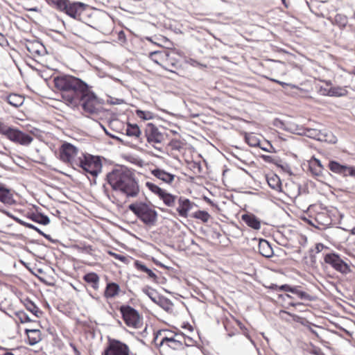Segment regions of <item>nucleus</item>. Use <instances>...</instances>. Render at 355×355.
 <instances>
[{
	"label": "nucleus",
	"mask_w": 355,
	"mask_h": 355,
	"mask_svg": "<svg viewBox=\"0 0 355 355\" xmlns=\"http://www.w3.org/2000/svg\"><path fill=\"white\" fill-rule=\"evenodd\" d=\"M83 279L89 284L94 289L97 290L98 288L99 277L96 273H87L84 275Z\"/></svg>",
	"instance_id": "7c9ffc66"
},
{
	"label": "nucleus",
	"mask_w": 355,
	"mask_h": 355,
	"mask_svg": "<svg viewBox=\"0 0 355 355\" xmlns=\"http://www.w3.org/2000/svg\"><path fill=\"white\" fill-rule=\"evenodd\" d=\"M325 85V86H320L318 92L321 95L329 96L331 83L330 81H326Z\"/></svg>",
	"instance_id": "49530a36"
},
{
	"label": "nucleus",
	"mask_w": 355,
	"mask_h": 355,
	"mask_svg": "<svg viewBox=\"0 0 355 355\" xmlns=\"http://www.w3.org/2000/svg\"><path fill=\"white\" fill-rule=\"evenodd\" d=\"M0 211H1L2 213L5 214L8 216H9L10 218H12L13 219L15 218L8 211H7L6 210H3V209H0Z\"/></svg>",
	"instance_id": "69168bd1"
},
{
	"label": "nucleus",
	"mask_w": 355,
	"mask_h": 355,
	"mask_svg": "<svg viewBox=\"0 0 355 355\" xmlns=\"http://www.w3.org/2000/svg\"><path fill=\"white\" fill-rule=\"evenodd\" d=\"M110 254L111 256L114 257L115 259L120 260L121 261H125V260H126V257L121 254H116L115 252H110Z\"/></svg>",
	"instance_id": "6e6d98bb"
},
{
	"label": "nucleus",
	"mask_w": 355,
	"mask_h": 355,
	"mask_svg": "<svg viewBox=\"0 0 355 355\" xmlns=\"http://www.w3.org/2000/svg\"><path fill=\"white\" fill-rule=\"evenodd\" d=\"M280 313L282 315H288L289 317H291L292 321L300 323L303 326L309 325V320L304 317H301L297 314L292 313L286 311H282Z\"/></svg>",
	"instance_id": "f704fd0d"
},
{
	"label": "nucleus",
	"mask_w": 355,
	"mask_h": 355,
	"mask_svg": "<svg viewBox=\"0 0 355 355\" xmlns=\"http://www.w3.org/2000/svg\"><path fill=\"white\" fill-rule=\"evenodd\" d=\"M135 214L146 225H153L157 220V212L147 203L135 204Z\"/></svg>",
	"instance_id": "0eeeda50"
},
{
	"label": "nucleus",
	"mask_w": 355,
	"mask_h": 355,
	"mask_svg": "<svg viewBox=\"0 0 355 355\" xmlns=\"http://www.w3.org/2000/svg\"><path fill=\"white\" fill-rule=\"evenodd\" d=\"M136 114L137 117L140 119V121H139V123H141V122H145L146 121L150 120L153 118L154 114L150 111H143L141 110H137Z\"/></svg>",
	"instance_id": "ea45409f"
},
{
	"label": "nucleus",
	"mask_w": 355,
	"mask_h": 355,
	"mask_svg": "<svg viewBox=\"0 0 355 355\" xmlns=\"http://www.w3.org/2000/svg\"><path fill=\"white\" fill-rule=\"evenodd\" d=\"M25 331L30 345H34L41 340V332L39 329H26Z\"/></svg>",
	"instance_id": "c85d7f7f"
},
{
	"label": "nucleus",
	"mask_w": 355,
	"mask_h": 355,
	"mask_svg": "<svg viewBox=\"0 0 355 355\" xmlns=\"http://www.w3.org/2000/svg\"><path fill=\"white\" fill-rule=\"evenodd\" d=\"M16 317L17 319L21 322H31V319L30 318L29 315L24 312V311H19L16 313Z\"/></svg>",
	"instance_id": "a18cd8bd"
},
{
	"label": "nucleus",
	"mask_w": 355,
	"mask_h": 355,
	"mask_svg": "<svg viewBox=\"0 0 355 355\" xmlns=\"http://www.w3.org/2000/svg\"><path fill=\"white\" fill-rule=\"evenodd\" d=\"M348 92L345 87L340 86H330L329 96L340 97L345 96L347 94Z\"/></svg>",
	"instance_id": "58836bf2"
},
{
	"label": "nucleus",
	"mask_w": 355,
	"mask_h": 355,
	"mask_svg": "<svg viewBox=\"0 0 355 355\" xmlns=\"http://www.w3.org/2000/svg\"><path fill=\"white\" fill-rule=\"evenodd\" d=\"M127 135L129 136L133 135V125L130 123H128V128L126 130Z\"/></svg>",
	"instance_id": "13d9d810"
},
{
	"label": "nucleus",
	"mask_w": 355,
	"mask_h": 355,
	"mask_svg": "<svg viewBox=\"0 0 355 355\" xmlns=\"http://www.w3.org/2000/svg\"><path fill=\"white\" fill-rule=\"evenodd\" d=\"M142 127L141 124H137L135 123L134 128H135V138L140 139V135L141 134V131L140 128Z\"/></svg>",
	"instance_id": "864d4df0"
},
{
	"label": "nucleus",
	"mask_w": 355,
	"mask_h": 355,
	"mask_svg": "<svg viewBox=\"0 0 355 355\" xmlns=\"http://www.w3.org/2000/svg\"><path fill=\"white\" fill-rule=\"evenodd\" d=\"M309 171L313 175L319 178L323 175L324 167L319 159L314 158L309 162Z\"/></svg>",
	"instance_id": "4be33fe9"
},
{
	"label": "nucleus",
	"mask_w": 355,
	"mask_h": 355,
	"mask_svg": "<svg viewBox=\"0 0 355 355\" xmlns=\"http://www.w3.org/2000/svg\"><path fill=\"white\" fill-rule=\"evenodd\" d=\"M119 291V286L117 284L108 283L105 291V296L106 297H113L118 294Z\"/></svg>",
	"instance_id": "e433bc0d"
},
{
	"label": "nucleus",
	"mask_w": 355,
	"mask_h": 355,
	"mask_svg": "<svg viewBox=\"0 0 355 355\" xmlns=\"http://www.w3.org/2000/svg\"><path fill=\"white\" fill-rule=\"evenodd\" d=\"M26 10L28 11H33V12H39L40 11V9L37 7L26 8Z\"/></svg>",
	"instance_id": "0e129e2a"
},
{
	"label": "nucleus",
	"mask_w": 355,
	"mask_h": 355,
	"mask_svg": "<svg viewBox=\"0 0 355 355\" xmlns=\"http://www.w3.org/2000/svg\"><path fill=\"white\" fill-rule=\"evenodd\" d=\"M78 149L70 143L63 144L60 148V159L69 164L73 168H76L78 163V158L76 159L78 155Z\"/></svg>",
	"instance_id": "6e6552de"
},
{
	"label": "nucleus",
	"mask_w": 355,
	"mask_h": 355,
	"mask_svg": "<svg viewBox=\"0 0 355 355\" xmlns=\"http://www.w3.org/2000/svg\"><path fill=\"white\" fill-rule=\"evenodd\" d=\"M161 306L166 311H171L173 309V303L168 299H163L161 300Z\"/></svg>",
	"instance_id": "8fccbe9b"
},
{
	"label": "nucleus",
	"mask_w": 355,
	"mask_h": 355,
	"mask_svg": "<svg viewBox=\"0 0 355 355\" xmlns=\"http://www.w3.org/2000/svg\"><path fill=\"white\" fill-rule=\"evenodd\" d=\"M271 288L275 290L291 292L302 300L311 301L313 300V297L309 293L300 290L299 286H291L290 285L284 284L281 286L272 285Z\"/></svg>",
	"instance_id": "4468645a"
},
{
	"label": "nucleus",
	"mask_w": 355,
	"mask_h": 355,
	"mask_svg": "<svg viewBox=\"0 0 355 355\" xmlns=\"http://www.w3.org/2000/svg\"><path fill=\"white\" fill-rule=\"evenodd\" d=\"M134 163L135 164H137L139 166H143L145 164V163L143 161L138 160L137 158H135Z\"/></svg>",
	"instance_id": "680f3d73"
},
{
	"label": "nucleus",
	"mask_w": 355,
	"mask_h": 355,
	"mask_svg": "<svg viewBox=\"0 0 355 355\" xmlns=\"http://www.w3.org/2000/svg\"><path fill=\"white\" fill-rule=\"evenodd\" d=\"M146 40L150 42L151 43L157 44L159 46L162 45V44L166 43L168 41L166 37H165L164 36H161L159 37H155V41H153L151 38H149V37H147Z\"/></svg>",
	"instance_id": "09e8293b"
},
{
	"label": "nucleus",
	"mask_w": 355,
	"mask_h": 355,
	"mask_svg": "<svg viewBox=\"0 0 355 355\" xmlns=\"http://www.w3.org/2000/svg\"><path fill=\"white\" fill-rule=\"evenodd\" d=\"M191 217L206 223L211 218V215L206 211L198 210L193 213Z\"/></svg>",
	"instance_id": "4c0bfd02"
},
{
	"label": "nucleus",
	"mask_w": 355,
	"mask_h": 355,
	"mask_svg": "<svg viewBox=\"0 0 355 355\" xmlns=\"http://www.w3.org/2000/svg\"><path fill=\"white\" fill-rule=\"evenodd\" d=\"M311 354L314 355H326L320 348L315 347L312 351Z\"/></svg>",
	"instance_id": "4d7b16f0"
},
{
	"label": "nucleus",
	"mask_w": 355,
	"mask_h": 355,
	"mask_svg": "<svg viewBox=\"0 0 355 355\" xmlns=\"http://www.w3.org/2000/svg\"><path fill=\"white\" fill-rule=\"evenodd\" d=\"M85 7L86 5L83 3L71 2L68 0L67 8L63 10V12L73 19H78L80 17V12L85 10Z\"/></svg>",
	"instance_id": "dca6fc26"
},
{
	"label": "nucleus",
	"mask_w": 355,
	"mask_h": 355,
	"mask_svg": "<svg viewBox=\"0 0 355 355\" xmlns=\"http://www.w3.org/2000/svg\"><path fill=\"white\" fill-rule=\"evenodd\" d=\"M40 235L43 236L44 238H46V239H48L49 241H53L50 235L49 234H45L44 232H42V234H40Z\"/></svg>",
	"instance_id": "e2e57ef3"
},
{
	"label": "nucleus",
	"mask_w": 355,
	"mask_h": 355,
	"mask_svg": "<svg viewBox=\"0 0 355 355\" xmlns=\"http://www.w3.org/2000/svg\"><path fill=\"white\" fill-rule=\"evenodd\" d=\"M0 134L11 141L22 146H28L33 140L31 135L2 122H0Z\"/></svg>",
	"instance_id": "39448f33"
},
{
	"label": "nucleus",
	"mask_w": 355,
	"mask_h": 355,
	"mask_svg": "<svg viewBox=\"0 0 355 355\" xmlns=\"http://www.w3.org/2000/svg\"><path fill=\"white\" fill-rule=\"evenodd\" d=\"M242 220L248 226L254 230H259L261 228V221L252 214H243L242 216Z\"/></svg>",
	"instance_id": "5701e85b"
},
{
	"label": "nucleus",
	"mask_w": 355,
	"mask_h": 355,
	"mask_svg": "<svg viewBox=\"0 0 355 355\" xmlns=\"http://www.w3.org/2000/svg\"><path fill=\"white\" fill-rule=\"evenodd\" d=\"M178 55L174 52L167 51V58L166 59V63L168 64L166 67H164L166 70L173 71V68H176L178 64V60L177 59Z\"/></svg>",
	"instance_id": "c756f323"
},
{
	"label": "nucleus",
	"mask_w": 355,
	"mask_h": 355,
	"mask_svg": "<svg viewBox=\"0 0 355 355\" xmlns=\"http://www.w3.org/2000/svg\"><path fill=\"white\" fill-rule=\"evenodd\" d=\"M135 267L137 270L140 271L143 273V277L151 279L153 281H156L157 275L155 273L148 268H147L144 264H142L141 262L135 261Z\"/></svg>",
	"instance_id": "b1692460"
},
{
	"label": "nucleus",
	"mask_w": 355,
	"mask_h": 355,
	"mask_svg": "<svg viewBox=\"0 0 355 355\" xmlns=\"http://www.w3.org/2000/svg\"><path fill=\"white\" fill-rule=\"evenodd\" d=\"M25 306L28 311L31 312L36 317L39 318L42 312L36 306V304L30 300H27L25 303Z\"/></svg>",
	"instance_id": "a19ab883"
},
{
	"label": "nucleus",
	"mask_w": 355,
	"mask_h": 355,
	"mask_svg": "<svg viewBox=\"0 0 355 355\" xmlns=\"http://www.w3.org/2000/svg\"><path fill=\"white\" fill-rule=\"evenodd\" d=\"M73 248L80 252H85L87 254H91L92 251V247L89 245H86L85 243L74 245Z\"/></svg>",
	"instance_id": "37998d69"
},
{
	"label": "nucleus",
	"mask_w": 355,
	"mask_h": 355,
	"mask_svg": "<svg viewBox=\"0 0 355 355\" xmlns=\"http://www.w3.org/2000/svg\"><path fill=\"white\" fill-rule=\"evenodd\" d=\"M106 180L113 190L120 191L127 197L133 196V175L131 169L121 166L108 173Z\"/></svg>",
	"instance_id": "f03ea898"
},
{
	"label": "nucleus",
	"mask_w": 355,
	"mask_h": 355,
	"mask_svg": "<svg viewBox=\"0 0 355 355\" xmlns=\"http://www.w3.org/2000/svg\"><path fill=\"white\" fill-rule=\"evenodd\" d=\"M6 101L15 107H18L24 103L22 96L17 94H10L6 96Z\"/></svg>",
	"instance_id": "2f4dec72"
},
{
	"label": "nucleus",
	"mask_w": 355,
	"mask_h": 355,
	"mask_svg": "<svg viewBox=\"0 0 355 355\" xmlns=\"http://www.w3.org/2000/svg\"><path fill=\"white\" fill-rule=\"evenodd\" d=\"M69 346L72 348L75 355H80V352L78 351V349L73 343H69Z\"/></svg>",
	"instance_id": "bf43d9fd"
},
{
	"label": "nucleus",
	"mask_w": 355,
	"mask_h": 355,
	"mask_svg": "<svg viewBox=\"0 0 355 355\" xmlns=\"http://www.w3.org/2000/svg\"><path fill=\"white\" fill-rule=\"evenodd\" d=\"M27 217L33 222L41 225H46L50 223L49 217L41 213L32 212L28 214Z\"/></svg>",
	"instance_id": "cd10ccee"
},
{
	"label": "nucleus",
	"mask_w": 355,
	"mask_h": 355,
	"mask_svg": "<svg viewBox=\"0 0 355 355\" xmlns=\"http://www.w3.org/2000/svg\"><path fill=\"white\" fill-rule=\"evenodd\" d=\"M195 203L184 197H179L176 211L178 215L183 218H187L189 212L193 208Z\"/></svg>",
	"instance_id": "f3484780"
},
{
	"label": "nucleus",
	"mask_w": 355,
	"mask_h": 355,
	"mask_svg": "<svg viewBox=\"0 0 355 355\" xmlns=\"http://www.w3.org/2000/svg\"><path fill=\"white\" fill-rule=\"evenodd\" d=\"M304 327L307 328V329L314 336V337L317 340H318L319 341H320L322 340L321 338L320 337L319 334L317 333V331L315 330H314V329L313 328V327L321 328L320 327H319L316 324H314L313 323H312L309 321V325H305Z\"/></svg>",
	"instance_id": "de8ad7c7"
},
{
	"label": "nucleus",
	"mask_w": 355,
	"mask_h": 355,
	"mask_svg": "<svg viewBox=\"0 0 355 355\" xmlns=\"http://www.w3.org/2000/svg\"><path fill=\"white\" fill-rule=\"evenodd\" d=\"M76 167H80L85 173L96 178L101 172L102 163L98 156L82 153V157H78Z\"/></svg>",
	"instance_id": "423d86ee"
},
{
	"label": "nucleus",
	"mask_w": 355,
	"mask_h": 355,
	"mask_svg": "<svg viewBox=\"0 0 355 355\" xmlns=\"http://www.w3.org/2000/svg\"><path fill=\"white\" fill-rule=\"evenodd\" d=\"M266 180L269 187L277 191H282V182L278 175L270 173L266 175Z\"/></svg>",
	"instance_id": "bb28decb"
},
{
	"label": "nucleus",
	"mask_w": 355,
	"mask_h": 355,
	"mask_svg": "<svg viewBox=\"0 0 355 355\" xmlns=\"http://www.w3.org/2000/svg\"><path fill=\"white\" fill-rule=\"evenodd\" d=\"M26 49L31 53L38 55H43L45 51L44 46L40 42L32 43L26 46Z\"/></svg>",
	"instance_id": "72a5a7b5"
},
{
	"label": "nucleus",
	"mask_w": 355,
	"mask_h": 355,
	"mask_svg": "<svg viewBox=\"0 0 355 355\" xmlns=\"http://www.w3.org/2000/svg\"><path fill=\"white\" fill-rule=\"evenodd\" d=\"M187 349L188 347H186L185 348H183L181 350H177L168 355H188Z\"/></svg>",
	"instance_id": "5fc2aeb1"
},
{
	"label": "nucleus",
	"mask_w": 355,
	"mask_h": 355,
	"mask_svg": "<svg viewBox=\"0 0 355 355\" xmlns=\"http://www.w3.org/2000/svg\"><path fill=\"white\" fill-rule=\"evenodd\" d=\"M270 80L273 82V83H277V84H278L279 85H281L283 87H284L286 86H288L291 89H300L297 86H296L295 85H293V84L286 83H284V82H282V81H280V80H276V79H273V78H270Z\"/></svg>",
	"instance_id": "3c124183"
},
{
	"label": "nucleus",
	"mask_w": 355,
	"mask_h": 355,
	"mask_svg": "<svg viewBox=\"0 0 355 355\" xmlns=\"http://www.w3.org/2000/svg\"><path fill=\"white\" fill-rule=\"evenodd\" d=\"M328 167L333 173L342 175L343 176L350 175L355 177L354 167L342 165L336 161H330Z\"/></svg>",
	"instance_id": "2eb2a0df"
},
{
	"label": "nucleus",
	"mask_w": 355,
	"mask_h": 355,
	"mask_svg": "<svg viewBox=\"0 0 355 355\" xmlns=\"http://www.w3.org/2000/svg\"><path fill=\"white\" fill-rule=\"evenodd\" d=\"M306 220L309 224L318 227V225H327L329 219L325 213L320 212L318 213L314 218L311 217V219H307Z\"/></svg>",
	"instance_id": "393cba45"
},
{
	"label": "nucleus",
	"mask_w": 355,
	"mask_h": 355,
	"mask_svg": "<svg viewBox=\"0 0 355 355\" xmlns=\"http://www.w3.org/2000/svg\"><path fill=\"white\" fill-rule=\"evenodd\" d=\"M102 355H129V348L117 340L109 339L107 346Z\"/></svg>",
	"instance_id": "9b49d317"
},
{
	"label": "nucleus",
	"mask_w": 355,
	"mask_h": 355,
	"mask_svg": "<svg viewBox=\"0 0 355 355\" xmlns=\"http://www.w3.org/2000/svg\"><path fill=\"white\" fill-rule=\"evenodd\" d=\"M236 323L239 327L240 329L241 330L243 334L251 340L248 329L240 321L237 320Z\"/></svg>",
	"instance_id": "603ef678"
},
{
	"label": "nucleus",
	"mask_w": 355,
	"mask_h": 355,
	"mask_svg": "<svg viewBox=\"0 0 355 355\" xmlns=\"http://www.w3.org/2000/svg\"><path fill=\"white\" fill-rule=\"evenodd\" d=\"M120 311L125 324L130 327H133V308L128 305H123L120 307Z\"/></svg>",
	"instance_id": "aec40b11"
},
{
	"label": "nucleus",
	"mask_w": 355,
	"mask_h": 355,
	"mask_svg": "<svg viewBox=\"0 0 355 355\" xmlns=\"http://www.w3.org/2000/svg\"><path fill=\"white\" fill-rule=\"evenodd\" d=\"M76 98H77L76 104L71 105L69 107L75 108L80 105L87 116H98L105 112L103 107L104 101L91 91L89 85L87 89H83Z\"/></svg>",
	"instance_id": "20e7f679"
},
{
	"label": "nucleus",
	"mask_w": 355,
	"mask_h": 355,
	"mask_svg": "<svg viewBox=\"0 0 355 355\" xmlns=\"http://www.w3.org/2000/svg\"><path fill=\"white\" fill-rule=\"evenodd\" d=\"M128 209L133 211V202L130 203L129 205H128Z\"/></svg>",
	"instance_id": "774afa93"
},
{
	"label": "nucleus",
	"mask_w": 355,
	"mask_h": 355,
	"mask_svg": "<svg viewBox=\"0 0 355 355\" xmlns=\"http://www.w3.org/2000/svg\"><path fill=\"white\" fill-rule=\"evenodd\" d=\"M144 132V138L148 143L153 146L160 144L164 140L163 135L159 132L157 128L151 123H148L146 125Z\"/></svg>",
	"instance_id": "f8f14e48"
},
{
	"label": "nucleus",
	"mask_w": 355,
	"mask_h": 355,
	"mask_svg": "<svg viewBox=\"0 0 355 355\" xmlns=\"http://www.w3.org/2000/svg\"><path fill=\"white\" fill-rule=\"evenodd\" d=\"M148 58L152 61L162 66V67H166L168 65V64L166 63V59L167 58L166 51H150L148 53Z\"/></svg>",
	"instance_id": "6ab92c4d"
},
{
	"label": "nucleus",
	"mask_w": 355,
	"mask_h": 355,
	"mask_svg": "<svg viewBox=\"0 0 355 355\" xmlns=\"http://www.w3.org/2000/svg\"><path fill=\"white\" fill-rule=\"evenodd\" d=\"M151 173L156 178L168 185H172L176 180H178V178L175 175L168 173L162 168H155Z\"/></svg>",
	"instance_id": "a211bd4d"
},
{
	"label": "nucleus",
	"mask_w": 355,
	"mask_h": 355,
	"mask_svg": "<svg viewBox=\"0 0 355 355\" xmlns=\"http://www.w3.org/2000/svg\"><path fill=\"white\" fill-rule=\"evenodd\" d=\"M148 334V325L144 322V318L135 310V337L142 343Z\"/></svg>",
	"instance_id": "ddd939ff"
},
{
	"label": "nucleus",
	"mask_w": 355,
	"mask_h": 355,
	"mask_svg": "<svg viewBox=\"0 0 355 355\" xmlns=\"http://www.w3.org/2000/svg\"><path fill=\"white\" fill-rule=\"evenodd\" d=\"M146 186L152 193L157 196L165 205L169 207L175 206L176 200L178 199L177 196L168 193L166 190L160 188L157 184L150 182H146Z\"/></svg>",
	"instance_id": "1a4fd4ad"
},
{
	"label": "nucleus",
	"mask_w": 355,
	"mask_h": 355,
	"mask_svg": "<svg viewBox=\"0 0 355 355\" xmlns=\"http://www.w3.org/2000/svg\"><path fill=\"white\" fill-rule=\"evenodd\" d=\"M125 36V33H123V31H121L119 34V39L121 40L122 37H123Z\"/></svg>",
	"instance_id": "338daca9"
},
{
	"label": "nucleus",
	"mask_w": 355,
	"mask_h": 355,
	"mask_svg": "<svg viewBox=\"0 0 355 355\" xmlns=\"http://www.w3.org/2000/svg\"><path fill=\"white\" fill-rule=\"evenodd\" d=\"M324 248L325 246L322 243H317L315 245V250L317 252H321Z\"/></svg>",
	"instance_id": "052dcab7"
},
{
	"label": "nucleus",
	"mask_w": 355,
	"mask_h": 355,
	"mask_svg": "<svg viewBox=\"0 0 355 355\" xmlns=\"http://www.w3.org/2000/svg\"><path fill=\"white\" fill-rule=\"evenodd\" d=\"M45 1L50 6L60 12H63L67 8L68 0H45Z\"/></svg>",
	"instance_id": "c9c22d12"
},
{
	"label": "nucleus",
	"mask_w": 355,
	"mask_h": 355,
	"mask_svg": "<svg viewBox=\"0 0 355 355\" xmlns=\"http://www.w3.org/2000/svg\"><path fill=\"white\" fill-rule=\"evenodd\" d=\"M168 146L171 150L180 151L184 148L185 143L182 140L173 139L169 142Z\"/></svg>",
	"instance_id": "79ce46f5"
},
{
	"label": "nucleus",
	"mask_w": 355,
	"mask_h": 355,
	"mask_svg": "<svg viewBox=\"0 0 355 355\" xmlns=\"http://www.w3.org/2000/svg\"><path fill=\"white\" fill-rule=\"evenodd\" d=\"M245 141L252 147H258L260 144L259 135L254 132L245 133Z\"/></svg>",
	"instance_id": "473e14b6"
},
{
	"label": "nucleus",
	"mask_w": 355,
	"mask_h": 355,
	"mask_svg": "<svg viewBox=\"0 0 355 355\" xmlns=\"http://www.w3.org/2000/svg\"><path fill=\"white\" fill-rule=\"evenodd\" d=\"M324 261L335 270L342 274H347L350 272L349 266L336 253L327 254L324 257Z\"/></svg>",
	"instance_id": "9d476101"
},
{
	"label": "nucleus",
	"mask_w": 355,
	"mask_h": 355,
	"mask_svg": "<svg viewBox=\"0 0 355 355\" xmlns=\"http://www.w3.org/2000/svg\"><path fill=\"white\" fill-rule=\"evenodd\" d=\"M55 87L60 92L61 97L64 103L70 106L76 104L78 95L88 85L81 79L69 75H62L53 79Z\"/></svg>",
	"instance_id": "f257e3e1"
},
{
	"label": "nucleus",
	"mask_w": 355,
	"mask_h": 355,
	"mask_svg": "<svg viewBox=\"0 0 355 355\" xmlns=\"http://www.w3.org/2000/svg\"><path fill=\"white\" fill-rule=\"evenodd\" d=\"M259 253L265 257H271L273 254V250L270 243L265 239L260 240L258 245Z\"/></svg>",
	"instance_id": "a878e982"
},
{
	"label": "nucleus",
	"mask_w": 355,
	"mask_h": 355,
	"mask_svg": "<svg viewBox=\"0 0 355 355\" xmlns=\"http://www.w3.org/2000/svg\"><path fill=\"white\" fill-rule=\"evenodd\" d=\"M182 339V335L168 329H162L154 333L153 342L160 352L168 355L187 347Z\"/></svg>",
	"instance_id": "7ed1b4c3"
},
{
	"label": "nucleus",
	"mask_w": 355,
	"mask_h": 355,
	"mask_svg": "<svg viewBox=\"0 0 355 355\" xmlns=\"http://www.w3.org/2000/svg\"><path fill=\"white\" fill-rule=\"evenodd\" d=\"M0 202L8 205L15 203L11 191L3 184H0Z\"/></svg>",
	"instance_id": "412c9836"
},
{
	"label": "nucleus",
	"mask_w": 355,
	"mask_h": 355,
	"mask_svg": "<svg viewBox=\"0 0 355 355\" xmlns=\"http://www.w3.org/2000/svg\"><path fill=\"white\" fill-rule=\"evenodd\" d=\"M14 220L19 224L26 227H28V228H30V229H32V230H35L36 232H37L40 234H42V231L40 230L37 227L35 226L34 225L31 224V223H26L24 220H22L20 218H14Z\"/></svg>",
	"instance_id": "c03bdc74"
}]
</instances>
